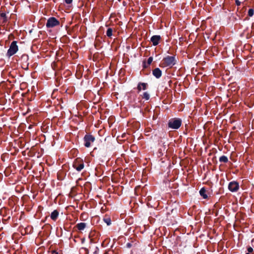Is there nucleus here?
I'll return each instance as SVG.
<instances>
[{
  "label": "nucleus",
  "instance_id": "nucleus-12",
  "mask_svg": "<svg viewBox=\"0 0 254 254\" xmlns=\"http://www.w3.org/2000/svg\"><path fill=\"white\" fill-rule=\"evenodd\" d=\"M148 87V84L146 83L139 82L138 83L137 89L138 92H140L141 89L146 90Z\"/></svg>",
  "mask_w": 254,
  "mask_h": 254
},
{
  "label": "nucleus",
  "instance_id": "nucleus-42",
  "mask_svg": "<svg viewBox=\"0 0 254 254\" xmlns=\"http://www.w3.org/2000/svg\"><path fill=\"white\" fill-rule=\"evenodd\" d=\"M246 254H250V253H247Z\"/></svg>",
  "mask_w": 254,
  "mask_h": 254
},
{
  "label": "nucleus",
  "instance_id": "nucleus-24",
  "mask_svg": "<svg viewBox=\"0 0 254 254\" xmlns=\"http://www.w3.org/2000/svg\"><path fill=\"white\" fill-rule=\"evenodd\" d=\"M25 177H19V176H18V179H17V184L19 182H21L22 184H23V182L24 181H25Z\"/></svg>",
  "mask_w": 254,
  "mask_h": 254
},
{
  "label": "nucleus",
  "instance_id": "nucleus-23",
  "mask_svg": "<svg viewBox=\"0 0 254 254\" xmlns=\"http://www.w3.org/2000/svg\"><path fill=\"white\" fill-rule=\"evenodd\" d=\"M28 59V57L26 54H23L21 56V60L23 61V62H27Z\"/></svg>",
  "mask_w": 254,
  "mask_h": 254
},
{
  "label": "nucleus",
  "instance_id": "nucleus-30",
  "mask_svg": "<svg viewBox=\"0 0 254 254\" xmlns=\"http://www.w3.org/2000/svg\"><path fill=\"white\" fill-rule=\"evenodd\" d=\"M248 253H252L253 252V248L251 247H249L247 249Z\"/></svg>",
  "mask_w": 254,
  "mask_h": 254
},
{
  "label": "nucleus",
  "instance_id": "nucleus-37",
  "mask_svg": "<svg viewBox=\"0 0 254 254\" xmlns=\"http://www.w3.org/2000/svg\"><path fill=\"white\" fill-rule=\"evenodd\" d=\"M21 163H22V161L21 160L17 161L18 165H20Z\"/></svg>",
  "mask_w": 254,
  "mask_h": 254
},
{
  "label": "nucleus",
  "instance_id": "nucleus-25",
  "mask_svg": "<svg viewBox=\"0 0 254 254\" xmlns=\"http://www.w3.org/2000/svg\"><path fill=\"white\" fill-rule=\"evenodd\" d=\"M254 14V10L253 8H250L248 10V15L250 17H252Z\"/></svg>",
  "mask_w": 254,
  "mask_h": 254
},
{
  "label": "nucleus",
  "instance_id": "nucleus-15",
  "mask_svg": "<svg viewBox=\"0 0 254 254\" xmlns=\"http://www.w3.org/2000/svg\"><path fill=\"white\" fill-rule=\"evenodd\" d=\"M200 195L204 199H206L208 197L207 195L206 194V190L204 188H202L199 190Z\"/></svg>",
  "mask_w": 254,
  "mask_h": 254
},
{
  "label": "nucleus",
  "instance_id": "nucleus-17",
  "mask_svg": "<svg viewBox=\"0 0 254 254\" xmlns=\"http://www.w3.org/2000/svg\"><path fill=\"white\" fill-rule=\"evenodd\" d=\"M219 161L223 163H227L229 160L227 156L223 155L219 158Z\"/></svg>",
  "mask_w": 254,
  "mask_h": 254
},
{
  "label": "nucleus",
  "instance_id": "nucleus-40",
  "mask_svg": "<svg viewBox=\"0 0 254 254\" xmlns=\"http://www.w3.org/2000/svg\"><path fill=\"white\" fill-rule=\"evenodd\" d=\"M18 46H17V49H16V50H17V52L18 51Z\"/></svg>",
  "mask_w": 254,
  "mask_h": 254
},
{
  "label": "nucleus",
  "instance_id": "nucleus-18",
  "mask_svg": "<svg viewBox=\"0 0 254 254\" xmlns=\"http://www.w3.org/2000/svg\"><path fill=\"white\" fill-rule=\"evenodd\" d=\"M24 186L20 184H17V192H21L24 190Z\"/></svg>",
  "mask_w": 254,
  "mask_h": 254
},
{
  "label": "nucleus",
  "instance_id": "nucleus-29",
  "mask_svg": "<svg viewBox=\"0 0 254 254\" xmlns=\"http://www.w3.org/2000/svg\"><path fill=\"white\" fill-rule=\"evenodd\" d=\"M149 65H148L147 63H146L145 62H143V68H147Z\"/></svg>",
  "mask_w": 254,
  "mask_h": 254
},
{
  "label": "nucleus",
  "instance_id": "nucleus-21",
  "mask_svg": "<svg viewBox=\"0 0 254 254\" xmlns=\"http://www.w3.org/2000/svg\"><path fill=\"white\" fill-rule=\"evenodd\" d=\"M26 87H27V84L26 82H22V83H21L20 84L19 88L21 90H23L25 89L26 88Z\"/></svg>",
  "mask_w": 254,
  "mask_h": 254
},
{
  "label": "nucleus",
  "instance_id": "nucleus-20",
  "mask_svg": "<svg viewBox=\"0 0 254 254\" xmlns=\"http://www.w3.org/2000/svg\"><path fill=\"white\" fill-rule=\"evenodd\" d=\"M142 98L146 100H148L150 98V95L147 92H144L142 95Z\"/></svg>",
  "mask_w": 254,
  "mask_h": 254
},
{
  "label": "nucleus",
  "instance_id": "nucleus-31",
  "mask_svg": "<svg viewBox=\"0 0 254 254\" xmlns=\"http://www.w3.org/2000/svg\"><path fill=\"white\" fill-rule=\"evenodd\" d=\"M65 2L66 3V4H70L72 3V0H64Z\"/></svg>",
  "mask_w": 254,
  "mask_h": 254
},
{
  "label": "nucleus",
  "instance_id": "nucleus-7",
  "mask_svg": "<svg viewBox=\"0 0 254 254\" xmlns=\"http://www.w3.org/2000/svg\"><path fill=\"white\" fill-rule=\"evenodd\" d=\"M16 53V41H13L7 51V55L10 57Z\"/></svg>",
  "mask_w": 254,
  "mask_h": 254
},
{
  "label": "nucleus",
  "instance_id": "nucleus-32",
  "mask_svg": "<svg viewBox=\"0 0 254 254\" xmlns=\"http://www.w3.org/2000/svg\"><path fill=\"white\" fill-rule=\"evenodd\" d=\"M126 247L127 248H130L132 247V244L131 243H127L126 244Z\"/></svg>",
  "mask_w": 254,
  "mask_h": 254
},
{
  "label": "nucleus",
  "instance_id": "nucleus-39",
  "mask_svg": "<svg viewBox=\"0 0 254 254\" xmlns=\"http://www.w3.org/2000/svg\"><path fill=\"white\" fill-rule=\"evenodd\" d=\"M54 253L56 254H58V253L57 252H56L55 251H54Z\"/></svg>",
  "mask_w": 254,
  "mask_h": 254
},
{
  "label": "nucleus",
  "instance_id": "nucleus-16",
  "mask_svg": "<svg viewBox=\"0 0 254 254\" xmlns=\"http://www.w3.org/2000/svg\"><path fill=\"white\" fill-rule=\"evenodd\" d=\"M6 21V14L4 13H1L0 15V22L2 24L4 23Z\"/></svg>",
  "mask_w": 254,
  "mask_h": 254
},
{
  "label": "nucleus",
  "instance_id": "nucleus-34",
  "mask_svg": "<svg viewBox=\"0 0 254 254\" xmlns=\"http://www.w3.org/2000/svg\"><path fill=\"white\" fill-rule=\"evenodd\" d=\"M18 231H20V232H21V234L22 235H24V233H25V230H24V233H23V232H22V230H20V226L19 227V228H18Z\"/></svg>",
  "mask_w": 254,
  "mask_h": 254
},
{
  "label": "nucleus",
  "instance_id": "nucleus-4",
  "mask_svg": "<svg viewBox=\"0 0 254 254\" xmlns=\"http://www.w3.org/2000/svg\"><path fill=\"white\" fill-rule=\"evenodd\" d=\"M60 21L54 17H50L46 23V27L47 28H53L60 25Z\"/></svg>",
  "mask_w": 254,
  "mask_h": 254
},
{
  "label": "nucleus",
  "instance_id": "nucleus-2",
  "mask_svg": "<svg viewBox=\"0 0 254 254\" xmlns=\"http://www.w3.org/2000/svg\"><path fill=\"white\" fill-rule=\"evenodd\" d=\"M182 120L180 118H175L170 119L168 123V127L172 129H178L181 126Z\"/></svg>",
  "mask_w": 254,
  "mask_h": 254
},
{
  "label": "nucleus",
  "instance_id": "nucleus-9",
  "mask_svg": "<svg viewBox=\"0 0 254 254\" xmlns=\"http://www.w3.org/2000/svg\"><path fill=\"white\" fill-rule=\"evenodd\" d=\"M152 74L156 78H159L161 77L162 72L159 68L157 67L152 70Z\"/></svg>",
  "mask_w": 254,
  "mask_h": 254
},
{
  "label": "nucleus",
  "instance_id": "nucleus-28",
  "mask_svg": "<svg viewBox=\"0 0 254 254\" xmlns=\"http://www.w3.org/2000/svg\"><path fill=\"white\" fill-rule=\"evenodd\" d=\"M10 150L11 151V154L14 155L15 152L16 151V150L15 149V147L13 146L12 148L10 149Z\"/></svg>",
  "mask_w": 254,
  "mask_h": 254
},
{
  "label": "nucleus",
  "instance_id": "nucleus-13",
  "mask_svg": "<svg viewBox=\"0 0 254 254\" xmlns=\"http://www.w3.org/2000/svg\"><path fill=\"white\" fill-rule=\"evenodd\" d=\"M59 214V211L57 210H55L52 212L51 214V218L53 220L56 221L58 217Z\"/></svg>",
  "mask_w": 254,
  "mask_h": 254
},
{
  "label": "nucleus",
  "instance_id": "nucleus-41",
  "mask_svg": "<svg viewBox=\"0 0 254 254\" xmlns=\"http://www.w3.org/2000/svg\"><path fill=\"white\" fill-rule=\"evenodd\" d=\"M20 66L21 67L23 68L22 65L21 64L20 65Z\"/></svg>",
  "mask_w": 254,
  "mask_h": 254
},
{
  "label": "nucleus",
  "instance_id": "nucleus-33",
  "mask_svg": "<svg viewBox=\"0 0 254 254\" xmlns=\"http://www.w3.org/2000/svg\"><path fill=\"white\" fill-rule=\"evenodd\" d=\"M235 3L238 6L240 5L241 4V1H240L239 0H236Z\"/></svg>",
  "mask_w": 254,
  "mask_h": 254
},
{
  "label": "nucleus",
  "instance_id": "nucleus-6",
  "mask_svg": "<svg viewBox=\"0 0 254 254\" xmlns=\"http://www.w3.org/2000/svg\"><path fill=\"white\" fill-rule=\"evenodd\" d=\"M95 140L93 135L90 134H87L84 137V145L86 147H89L91 143L93 142Z\"/></svg>",
  "mask_w": 254,
  "mask_h": 254
},
{
  "label": "nucleus",
  "instance_id": "nucleus-10",
  "mask_svg": "<svg viewBox=\"0 0 254 254\" xmlns=\"http://www.w3.org/2000/svg\"><path fill=\"white\" fill-rule=\"evenodd\" d=\"M26 144V141L25 139L20 136L17 139V145L19 146L20 148H23Z\"/></svg>",
  "mask_w": 254,
  "mask_h": 254
},
{
  "label": "nucleus",
  "instance_id": "nucleus-8",
  "mask_svg": "<svg viewBox=\"0 0 254 254\" xmlns=\"http://www.w3.org/2000/svg\"><path fill=\"white\" fill-rule=\"evenodd\" d=\"M161 38L160 35H153L151 37L150 41L152 42L153 46H157L159 44Z\"/></svg>",
  "mask_w": 254,
  "mask_h": 254
},
{
  "label": "nucleus",
  "instance_id": "nucleus-5",
  "mask_svg": "<svg viewBox=\"0 0 254 254\" xmlns=\"http://www.w3.org/2000/svg\"><path fill=\"white\" fill-rule=\"evenodd\" d=\"M239 188V183L235 181L230 182L228 186V190L232 192H237Z\"/></svg>",
  "mask_w": 254,
  "mask_h": 254
},
{
  "label": "nucleus",
  "instance_id": "nucleus-35",
  "mask_svg": "<svg viewBox=\"0 0 254 254\" xmlns=\"http://www.w3.org/2000/svg\"><path fill=\"white\" fill-rule=\"evenodd\" d=\"M24 125H22L21 126H20L18 127V128L17 129V131L18 132H19V130H20V129H21V128H22V127H24Z\"/></svg>",
  "mask_w": 254,
  "mask_h": 254
},
{
  "label": "nucleus",
  "instance_id": "nucleus-11",
  "mask_svg": "<svg viewBox=\"0 0 254 254\" xmlns=\"http://www.w3.org/2000/svg\"><path fill=\"white\" fill-rule=\"evenodd\" d=\"M26 94V92H21L17 90V104L20 102L22 103L23 101V97Z\"/></svg>",
  "mask_w": 254,
  "mask_h": 254
},
{
  "label": "nucleus",
  "instance_id": "nucleus-22",
  "mask_svg": "<svg viewBox=\"0 0 254 254\" xmlns=\"http://www.w3.org/2000/svg\"><path fill=\"white\" fill-rule=\"evenodd\" d=\"M104 221L107 224L108 226H109L111 224V220L109 217L104 218L103 219Z\"/></svg>",
  "mask_w": 254,
  "mask_h": 254
},
{
  "label": "nucleus",
  "instance_id": "nucleus-19",
  "mask_svg": "<svg viewBox=\"0 0 254 254\" xmlns=\"http://www.w3.org/2000/svg\"><path fill=\"white\" fill-rule=\"evenodd\" d=\"M112 35H113V29L111 28H108V29L106 31V35L108 37L111 38Z\"/></svg>",
  "mask_w": 254,
  "mask_h": 254
},
{
  "label": "nucleus",
  "instance_id": "nucleus-38",
  "mask_svg": "<svg viewBox=\"0 0 254 254\" xmlns=\"http://www.w3.org/2000/svg\"><path fill=\"white\" fill-rule=\"evenodd\" d=\"M123 5L126 6L127 5V2L125 1H124L123 2Z\"/></svg>",
  "mask_w": 254,
  "mask_h": 254
},
{
  "label": "nucleus",
  "instance_id": "nucleus-43",
  "mask_svg": "<svg viewBox=\"0 0 254 254\" xmlns=\"http://www.w3.org/2000/svg\"><path fill=\"white\" fill-rule=\"evenodd\" d=\"M16 32H17V34L18 33V30L17 29L16 30Z\"/></svg>",
  "mask_w": 254,
  "mask_h": 254
},
{
  "label": "nucleus",
  "instance_id": "nucleus-3",
  "mask_svg": "<svg viewBox=\"0 0 254 254\" xmlns=\"http://www.w3.org/2000/svg\"><path fill=\"white\" fill-rule=\"evenodd\" d=\"M72 166L77 171L80 172L84 168V164L83 160L78 158L74 161Z\"/></svg>",
  "mask_w": 254,
  "mask_h": 254
},
{
  "label": "nucleus",
  "instance_id": "nucleus-36",
  "mask_svg": "<svg viewBox=\"0 0 254 254\" xmlns=\"http://www.w3.org/2000/svg\"><path fill=\"white\" fill-rule=\"evenodd\" d=\"M22 249V245H20L19 247L17 248V250H16L17 254H17V253L18 252V251H19V250H20V249Z\"/></svg>",
  "mask_w": 254,
  "mask_h": 254
},
{
  "label": "nucleus",
  "instance_id": "nucleus-1",
  "mask_svg": "<svg viewBox=\"0 0 254 254\" xmlns=\"http://www.w3.org/2000/svg\"><path fill=\"white\" fill-rule=\"evenodd\" d=\"M177 60L175 56H167L162 60L160 66L161 67H172L176 64Z\"/></svg>",
  "mask_w": 254,
  "mask_h": 254
},
{
  "label": "nucleus",
  "instance_id": "nucleus-14",
  "mask_svg": "<svg viewBox=\"0 0 254 254\" xmlns=\"http://www.w3.org/2000/svg\"><path fill=\"white\" fill-rule=\"evenodd\" d=\"M86 226V224L84 222H81L76 224V227L79 231L83 230Z\"/></svg>",
  "mask_w": 254,
  "mask_h": 254
},
{
  "label": "nucleus",
  "instance_id": "nucleus-27",
  "mask_svg": "<svg viewBox=\"0 0 254 254\" xmlns=\"http://www.w3.org/2000/svg\"><path fill=\"white\" fill-rule=\"evenodd\" d=\"M152 61H153V58L152 57H150L148 59H147V64H148V65H149L152 62Z\"/></svg>",
  "mask_w": 254,
  "mask_h": 254
},
{
  "label": "nucleus",
  "instance_id": "nucleus-26",
  "mask_svg": "<svg viewBox=\"0 0 254 254\" xmlns=\"http://www.w3.org/2000/svg\"><path fill=\"white\" fill-rule=\"evenodd\" d=\"M37 117H37V115H35V116H34L33 117H31V121H38L39 122L40 120L38 119L37 118Z\"/></svg>",
  "mask_w": 254,
  "mask_h": 254
}]
</instances>
